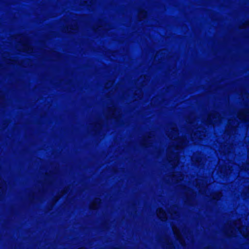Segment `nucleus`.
<instances>
[{
	"label": "nucleus",
	"instance_id": "nucleus-1",
	"mask_svg": "<svg viewBox=\"0 0 249 249\" xmlns=\"http://www.w3.org/2000/svg\"><path fill=\"white\" fill-rule=\"evenodd\" d=\"M19 41L16 45L18 50L31 53L33 52V47L31 45L30 40L27 36L23 35H18Z\"/></svg>",
	"mask_w": 249,
	"mask_h": 249
},
{
	"label": "nucleus",
	"instance_id": "nucleus-2",
	"mask_svg": "<svg viewBox=\"0 0 249 249\" xmlns=\"http://www.w3.org/2000/svg\"><path fill=\"white\" fill-rule=\"evenodd\" d=\"M222 118L220 113L212 111L208 114L206 123L208 125H212L214 126L221 123Z\"/></svg>",
	"mask_w": 249,
	"mask_h": 249
},
{
	"label": "nucleus",
	"instance_id": "nucleus-3",
	"mask_svg": "<svg viewBox=\"0 0 249 249\" xmlns=\"http://www.w3.org/2000/svg\"><path fill=\"white\" fill-rule=\"evenodd\" d=\"M237 118L244 122L249 121V109L245 108L240 110L237 113Z\"/></svg>",
	"mask_w": 249,
	"mask_h": 249
},
{
	"label": "nucleus",
	"instance_id": "nucleus-4",
	"mask_svg": "<svg viewBox=\"0 0 249 249\" xmlns=\"http://www.w3.org/2000/svg\"><path fill=\"white\" fill-rule=\"evenodd\" d=\"M78 29V27L77 23L74 22L63 27L61 29V31L64 33H71L72 31H77Z\"/></svg>",
	"mask_w": 249,
	"mask_h": 249
},
{
	"label": "nucleus",
	"instance_id": "nucleus-5",
	"mask_svg": "<svg viewBox=\"0 0 249 249\" xmlns=\"http://www.w3.org/2000/svg\"><path fill=\"white\" fill-rule=\"evenodd\" d=\"M172 132H173V136L169 135V140H178V129L176 127H174L172 128Z\"/></svg>",
	"mask_w": 249,
	"mask_h": 249
},
{
	"label": "nucleus",
	"instance_id": "nucleus-6",
	"mask_svg": "<svg viewBox=\"0 0 249 249\" xmlns=\"http://www.w3.org/2000/svg\"><path fill=\"white\" fill-rule=\"evenodd\" d=\"M147 12L145 10H140L138 13V18L139 21L145 19L147 17Z\"/></svg>",
	"mask_w": 249,
	"mask_h": 249
},
{
	"label": "nucleus",
	"instance_id": "nucleus-7",
	"mask_svg": "<svg viewBox=\"0 0 249 249\" xmlns=\"http://www.w3.org/2000/svg\"><path fill=\"white\" fill-rule=\"evenodd\" d=\"M108 111L110 113L109 115L110 118H116L115 116V112H116V108L112 106L108 108Z\"/></svg>",
	"mask_w": 249,
	"mask_h": 249
},
{
	"label": "nucleus",
	"instance_id": "nucleus-8",
	"mask_svg": "<svg viewBox=\"0 0 249 249\" xmlns=\"http://www.w3.org/2000/svg\"><path fill=\"white\" fill-rule=\"evenodd\" d=\"M114 81H107L105 85V88L106 89H109L111 87H112L114 84Z\"/></svg>",
	"mask_w": 249,
	"mask_h": 249
},
{
	"label": "nucleus",
	"instance_id": "nucleus-9",
	"mask_svg": "<svg viewBox=\"0 0 249 249\" xmlns=\"http://www.w3.org/2000/svg\"><path fill=\"white\" fill-rule=\"evenodd\" d=\"M248 26H249V21H246L244 22L243 24H242L240 26L239 28L240 29H244L247 28V27H248Z\"/></svg>",
	"mask_w": 249,
	"mask_h": 249
},
{
	"label": "nucleus",
	"instance_id": "nucleus-10",
	"mask_svg": "<svg viewBox=\"0 0 249 249\" xmlns=\"http://www.w3.org/2000/svg\"><path fill=\"white\" fill-rule=\"evenodd\" d=\"M101 26H99L98 27H96L95 26H94L93 29L95 32H97L98 30H99L100 28H101Z\"/></svg>",
	"mask_w": 249,
	"mask_h": 249
},
{
	"label": "nucleus",
	"instance_id": "nucleus-11",
	"mask_svg": "<svg viewBox=\"0 0 249 249\" xmlns=\"http://www.w3.org/2000/svg\"><path fill=\"white\" fill-rule=\"evenodd\" d=\"M231 121H232V120H229L228 121V124H229V125H230V124L231 123Z\"/></svg>",
	"mask_w": 249,
	"mask_h": 249
},
{
	"label": "nucleus",
	"instance_id": "nucleus-12",
	"mask_svg": "<svg viewBox=\"0 0 249 249\" xmlns=\"http://www.w3.org/2000/svg\"><path fill=\"white\" fill-rule=\"evenodd\" d=\"M158 53H159V52L156 54L155 57H156L157 56Z\"/></svg>",
	"mask_w": 249,
	"mask_h": 249
},
{
	"label": "nucleus",
	"instance_id": "nucleus-13",
	"mask_svg": "<svg viewBox=\"0 0 249 249\" xmlns=\"http://www.w3.org/2000/svg\"><path fill=\"white\" fill-rule=\"evenodd\" d=\"M142 97V94H141L140 96L139 97V98H141Z\"/></svg>",
	"mask_w": 249,
	"mask_h": 249
},
{
	"label": "nucleus",
	"instance_id": "nucleus-14",
	"mask_svg": "<svg viewBox=\"0 0 249 249\" xmlns=\"http://www.w3.org/2000/svg\"><path fill=\"white\" fill-rule=\"evenodd\" d=\"M198 140L200 141L202 140L201 139H199Z\"/></svg>",
	"mask_w": 249,
	"mask_h": 249
}]
</instances>
